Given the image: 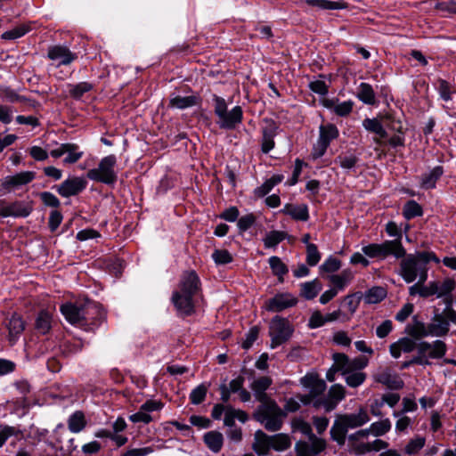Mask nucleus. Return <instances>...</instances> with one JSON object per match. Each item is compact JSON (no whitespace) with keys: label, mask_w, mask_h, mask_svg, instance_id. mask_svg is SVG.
Returning a JSON list of instances; mask_svg holds the SVG:
<instances>
[{"label":"nucleus","mask_w":456,"mask_h":456,"mask_svg":"<svg viewBox=\"0 0 456 456\" xmlns=\"http://www.w3.org/2000/svg\"><path fill=\"white\" fill-rule=\"evenodd\" d=\"M367 436H357L354 439H351L349 436L347 440L350 452L355 455H363L367 452H370V446L369 445V443L362 441Z\"/></svg>","instance_id":"nucleus-43"},{"label":"nucleus","mask_w":456,"mask_h":456,"mask_svg":"<svg viewBox=\"0 0 456 456\" xmlns=\"http://www.w3.org/2000/svg\"><path fill=\"white\" fill-rule=\"evenodd\" d=\"M321 253L315 244L306 246V263L310 266H315L321 260Z\"/></svg>","instance_id":"nucleus-59"},{"label":"nucleus","mask_w":456,"mask_h":456,"mask_svg":"<svg viewBox=\"0 0 456 456\" xmlns=\"http://www.w3.org/2000/svg\"><path fill=\"white\" fill-rule=\"evenodd\" d=\"M390 428L391 422L389 421V419H386L372 423L369 428L361 429L350 435V438L354 439L357 436H368L370 434H372L375 436H380L387 433L390 430Z\"/></svg>","instance_id":"nucleus-24"},{"label":"nucleus","mask_w":456,"mask_h":456,"mask_svg":"<svg viewBox=\"0 0 456 456\" xmlns=\"http://www.w3.org/2000/svg\"><path fill=\"white\" fill-rule=\"evenodd\" d=\"M0 96L11 103L25 102L26 96L17 94L13 89L8 86L0 87Z\"/></svg>","instance_id":"nucleus-51"},{"label":"nucleus","mask_w":456,"mask_h":456,"mask_svg":"<svg viewBox=\"0 0 456 456\" xmlns=\"http://www.w3.org/2000/svg\"><path fill=\"white\" fill-rule=\"evenodd\" d=\"M272 273L278 278L280 283L284 282V275L289 273V267L277 256H273L268 259Z\"/></svg>","instance_id":"nucleus-39"},{"label":"nucleus","mask_w":456,"mask_h":456,"mask_svg":"<svg viewBox=\"0 0 456 456\" xmlns=\"http://www.w3.org/2000/svg\"><path fill=\"white\" fill-rule=\"evenodd\" d=\"M259 332L260 328L258 326H252L246 334V338L242 341L241 347L245 350L251 348L255 341L258 338Z\"/></svg>","instance_id":"nucleus-60"},{"label":"nucleus","mask_w":456,"mask_h":456,"mask_svg":"<svg viewBox=\"0 0 456 456\" xmlns=\"http://www.w3.org/2000/svg\"><path fill=\"white\" fill-rule=\"evenodd\" d=\"M362 251L370 258L380 259H386L389 256L400 259L406 254V249L398 240H387L382 243H370L363 246Z\"/></svg>","instance_id":"nucleus-7"},{"label":"nucleus","mask_w":456,"mask_h":456,"mask_svg":"<svg viewBox=\"0 0 456 456\" xmlns=\"http://www.w3.org/2000/svg\"><path fill=\"white\" fill-rule=\"evenodd\" d=\"M403 216L406 220H412L416 217H420L424 214L423 208L414 200H407L403 207Z\"/></svg>","instance_id":"nucleus-38"},{"label":"nucleus","mask_w":456,"mask_h":456,"mask_svg":"<svg viewBox=\"0 0 456 456\" xmlns=\"http://www.w3.org/2000/svg\"><path fill=\"white\" fill-rule=\"evenodd\" d=\"M356 97L364 104L372 106L378 104L373 87L369 83L362 82L359 85Z\"/></svg>","instance_id":"nucleus-34"},{"label":"nucleus","mask_w":456,"mask_h":456,"mask_svg":"<svg viewBox=\"0 0 456 456\" xmlns=\"http://www.w3.org/2000/svg\"><path fill=\"white\" fill-rule=\"evenodd\" d=\"M382 119L387 122V126L388 129L400 134H405V129L403 126L402 121L399 118H396L394 111L387 112L382 117Z\"/></svg>","instance_id":"nucleus-48"},{"label":"nucleus","mask_w":456,"mask_h":456,"mask_svg":"<svg viewBox=\"0 0 456 456\" xmlns=\"http://www.w3.org/2000/svg\"><path fill=\"white\" fill-rule=\"evenodd\" d=\"M32 201L15 200L7 204L5 200H0V216L3 217H28L33 211Z\"/></svg>","instance_id":"nucleus-12"},{"label":"nucleus","mask_w":456,"mask_h":456,"mask_svg":"<svg viewBox=\"0 0 456 456\" xmlns=\"http://www.w3.org/2000/svg\"><path fill=\"white\" fill-rule=\"evenodd\" d=\"M120 394L121 391L117 389H108L102 387L87 385L83 388L79 396L83 399H88L89 397L94 399L100 396H102L103 399H113L118 397Z\"/></svg>","instance_id":"nucleus-22"},{"label":"nucleus","mask_w":456,"mask_h":456,"mask_svg":"<svg viewBox=\"0 0 456 456\" xmlns=\"http://www.w3.org/2000/svg\"><path fill=\"white\" fill-rule=\"evenodd\" d=\"M65 146H71V150L66 151L68 156L64 159V163L74 164L77 162L84 155L83 151H78L79 146L76 143L66 142Z\"/></svg>","instance_id":"nucleus-57"},{"label":"nucleus","mask_w":456,"mask_h":456,"mask_svg":"<svg viewBox=\"0 0 456 456\" xmlns=\"http://www.w3.org/2000/svg\"><path fill=\"white\" fill-rule=\"evenodd\" d=\"M444 167L436 166L428 174H424L421 178L420 187L424 190H432L436 187L437 181L444 175Z\"/></svg>","instance_id":"nucleus-33"},{"label":"nucleus","mask_w":456,"mask_h":456,"mask_svg":"<svg viewBox=\"0 0 456 456\" xmlns=\"http://www.w3.org/2000/svg\"><path fill=\"white\" fill-rule=\"evenodd\" d=\"M292 441L288 434L279 433L268 436L262 430H256L254 435L253 450L259 455H266L270 450L283 452L290 448Z\"/></svg>","instance_id":"nucleus-6"},{"label":"nucleus","mask_w":456,"mask_h":456,"mask_svg":"<svg viewBox=\"0 0 456 456\" xmlns=\"http://www.w3.org/2000/svg\"><path fill=\"white\" fill-rule=\"evenodd\" d=\"M116 164L117 157L110 154L100 160L96 168L89 169L86 176L92 181L113 187L118 181V174L114 169Z\"/></svg>","instance_id":"nucleus-8"},{"label":"nucleus","mask_w":456,"mask_h":456,"mask_svg":"<svg viewBox=\"0 0 456 456\" xmlns=\"http://www.w3.org/2000/svg\"><path fill=\"white\" fill-rule=\"evenodd\" d=\"M47 58L51 61H59L57 67L68 66L77 59V54L72 53L68 46L54 45L48 47Z\"/></svg>","instance_id":"nucleus-20"},{"label":"nucleus","mask_w":456,"mask_h":456,"mask_svg":"<svg viewBox=\"0 0 456 456\" xmlns=\"http://www.w3.org/2000/svg\"><path fill=\"white\" fill-rule=\"evenodd\" d=\"M273 379L269 376H261L256 379H254L249 387L253 391L255 399H271L267 394L266 390L272 386Z\"/></svg>","instance_id":"nucleus-26"},{"label":"nucleus","mask_w":456,"mask_h":456,"mask_svg":"<svg viewBox=\"0 0 456 456\" xmlns=\"http://www.w3.org/2000/svg\"><path fill=\"white\" fill-rule=\"evenodd\" d=\"M290 217L295 221L306 222L310 218L309 208L306 204L295 205Z\"/></svg>","instance_id":"nucleus-53"},{"label":"nucleus","mask_w":456,"mask_h":456,"mask_svg":"<svg viewBox=\"0 0 456 456\" xmlns=\"http://www.w3.org/2000/svg\"><path fill=\"white\" fill-rule=\"evenodd\" d=\"M212 258L217 265H224L233 261L232 254L227 249H215Z\"/></svg>","instance_id":"nucleus-54"},{"label":"nucleus","mask_w":456,"mask_h":456,"mask_svg":"<svg viewBox=\"0 0 456 456\" xmlns=\"http://www.w3.org/2000/svg\"><path fill=\"white\" fill-rule=\"evenodd\" d=\"M223 415L224 416V425H232V421H235V419L245 423L248 419V416L244 411L225 406L223 403L216 404L212 410V418L214 419H220Z\"/></svg>","instance_id":"nucleus-17"},{"label":"nucleus","mask_w":456,"mask_h":456,"mask_svg":"<svg viewBox=\"0 0 456 456\" xmlns=\"http://www.w3.org/2000/svg\"><path fill=\"white\" fill-rule=\"evenodd\" d=\"M339 136V130L337 126L333 123L322 124L319 127V138L318 142L328 145L330 147V142Z\"/></svg>","instance_id":"nucleus-31"},{"label":"nucleus","mask_w":456,"mask_h":456,"mask_svg":"<svg viewBox=\"0 0 456 456\" xmlns=\"http://www.w3.org/2000/svg\"><path fill=\"white\" fill-rule=\"evenodd\" d=\"M220 399H231L232 395L238 394L239 399H251V393L244 387V379L242 377H236L228 384L222 383L218 388Z\"/></svg>","instance_id":"nucleus-15"},{"label":"nucleus","mask_w":456,"mask_h":456,"mask_svg":"<svg viewBox=\"0 0 456 456\" xmlns=\"http://www.w3.org/2000/svg\"><path fill=\"white\" fill-rule=\"evenodd\" d=\"M94 89V85L86 81L69 85V94L75 101H80L85 94Z\"/></svg>","instance_id":"nucleus-37"},{"label":"nucleus","mask_w":456,"mask_h":456,"mask_svg":"<svg viewBox=\"0 0 456 456\" xmlns=\"http://www.w3.org/2000/svg\"><path fill=\"white\" fill-rule=\"evenodd\" d=\"M39 198L43 204L46 207H50L58 209L61 207L60 200L50 191H42L39 193Z\"/></svg>","instance_id":"nucleus-61"},{"label":"nucleus","mask_w":456,"mask_h":456,"mask_svg":"<svg viewBox=\"0 0 456 456\" xmlns=\"http://www.w3.org/2000/svg\"><path fill=\"white\" fill-rule=\"evenodd\" d=\"M8 340L9 343L12 346L19 339L20 336L25 330V322L21 318V316L13 314L8 322Z\"/></svg>","instance_id":"nucleus-28"},{"label":"nucleus","mask_w":456,"mask_h":456,"mask_svg":"<svg viewBox=\"0 0 456 456\" xmlns=\"http://www.w3.org/2000/svg\"><path fill=\"white\" fill-rule=\"evenodd\" d=\"M401 259L399 275L406 283H411L418 278L419 268H421L423 264L440 263L439 257L434 251L426 250L416 251L415 254L406 253Z\"/></svg>","instance_id":"nucleus-5"},{"label":"nucleus","mask_w":456,"mask_h":456,"mask_svg":"<svg viewBox=\"0 0 456 456\" xmlns=\"http://www.w3.org/2000/svg\"><path fill=\"white\" fill-rule=\"evenodd\" d=\"M427 330V325L415 315L412 317V323L406 325L404 332L414 340L421 341L428 337Z\"/></svg>","instance_id":"nucleus-27"},{"label":"nucleus","mask_w":456,"mask_h":456,"mask_svg":"<svg viewBox=\"0 0 456 456\" xmlns=\"http://www.w3.org/2000/svg\"><path fill=\"white\" fill-rule=\"evenodd\" d=\"M256 221V216L253 213L247 214L245 216H240L237 221V226L239 229V232L242 234L247 232L249 228H251Z\"/></svg>","instance_id":"nucleus-55"},{"label":"nucleus","mask_w":456,"mask_h":456,"mask_svg":"<svg viewBox=\"0 0 456 456\" xmlns=\"http://www.w3.org/2000/svg\"><path fill=\"white\" fill-rule=\"evenodd\" d=\"M341 260L333 256H330L325 259V261L320 265L319 270L321 273H334L338 272L341 267Z\"/></svg>","instance_id":"nucleus-50"},{"label":"nucleus","mask_w":456,"mask_h":456,"mask_svg":"<svg viewBox=\"0 0 456 456\" xmlns=\"http://www.w3.org/2000/svg\"><path fill=\"white\" fill-rule=\"evenodd\" d=\"M304 166H306V163L304 160L298 158L295 159V166L292 172V175L289 179L286 181L285 185L293 186L298 183L299 176L302 173V168Z\"/></svg>","instance_id":"nucleus-58"},{"label":"nucleus","mask_w":456,"mask_h":456,"mask_svg":"<svg viewBox=\"0 0 456 456\" xmlns=\"http://www.w3.org/2000/svg\"><path fill=\"white\" fill-rule=\"evenodd\" d=\"M200 102H201V98L199 95H190V96L176 95V96L171 97L169 99L168 107L175 108L178 110H185L187 108H191V107L199 105Z\"/></svg>","instance_id":"nucleus-29"},{"label":"nucleus","mask_w":456,"mask_h":456,"mask_svg":"<svg viewBox=\"0 0 456 456\" xmlns=\"http://www.w3.org/2000/svg\"><path fill=\"white\" fill-rule=\"evenodd\" d=\"M242 108L239 105L234 106L230 111L227 110L225 115L220 118L219 127L224 130H233L242 122Z\"/></svg>","instance_id":"nucleus-23"},{"label":"nucleus","mask_w":456,"mask_h":456,"mask_svg":"<svg viewBox=\"0 0 456 456\" xmlns=\"http://www.w3.org/2000/svg\"><path fill=\"white\" fill-rule=\"evenodd\" d=\"M31 30V27L28 24H20L12 29L7 30L1 35V38L4 40H15L22 37Z\"/></svg>","instance_id":"nucleus-47"},{"label":"nucleus","mask_w":456,"mask_h":456,"mask_svg":"<svg viewBox=\"0 0 456 456\" xmlns=\"http://www.w3.org/2000/svg\"><path fill=\"white\" fill-rule=\"evenodd\" d=\"M377 381L386 386L390 390H399L403 387L404 382L401 377L392 372L389 369H386L377 376Z\"/></svg>","instance_id":"nucleus-25"},{"label":"nucleus","mask_w":456,"mask_h":456,"mask_svg":"<svg viewBox=\"0 0 456 456\" xmlns=\"http://www.w3.org/2000/svg\"><path fill=\"white\" fill-rule=\"evenodd\" d=\"M52 329V314L47 310H41L37 314L34 330L38 335H46Z\"/></svg>","instance_id":"nucleus-30"},{"label":"nucleus","mask_w":456,"mask_h":456,"mask_svg":"<svg viewBox=\"0 0 456 456\" xmlns=\"http://www.w3.org/2000/svg\"><path fill=\"white\" fill-rule=\"evenodd\" d=\"M262 403L255 412V419L270 432L279 431L283 424L287 412L299 409L297 401H287L284 410H281L275 401H261Z\"/></svg>","instance_id":"nucleus-3"},{"label":"nucleus","mask_w":456,"mask_h":456,"mask_svg":"<svg viewBox=\"0 0 456 456\" xmlns=\"http://www.w3.org/2000/svg\"><path fill=\"white\" fill-rule=\"evenodd\" d=\"M354 108V102L351 100L345 101L343 102H340L337 104L334 107V112L338 117H347L350 115V113L353 111Z\"/></svg>","instance_id":"nucleus-64"},{"label":"nucleus","mask_w":456,"mask_h":456,"mask_svg":"<svg viewBox=\"0 0 456 456\" xmlns=\"http://www.w3.org/2000/svg\"><path fill=\"white\" fill-rule=\"evenodd\" d=\"M266 126L261 129V151L264 154H268L275 147L274 138L278 134L279 126L272 118L265 119Z\"/></svg>","instance_id":"nucleus-19"},{"label":"nucleus","mask_w":456,"mask_h":456,"mask_svg":"<svg viewBox=\"0 0 456 456\" xmlns=\"http://www.w3.org/2000/svg\"><path fill=\"white\" fill-rule=\"evenodd\" d=\"M298 299L289 292H279L265 303V308L268 312L281 313L288 308L296 306Z\"/></svg>","instance_id":"nucleus-14"},{"label":"nucleus","mask_w":456,"mask_h":456,"mask_svg":"<svg viewBox=\"0 0 456 456\" xmlns=\"http://www.w3.org/2000/svg\"><path fill=\"white\" fill-rule=\"evenodd\" d=\"M346 382L351 387H357L365 380L366 375L362 372L352 371L346 374Z\"/></svg>","instance_id":"nucleus-62"},{"label":"nucleus","mask_w":456,"mask_h":456,"mask_svg":"<svg viewBox=\"0 0 456 456\" xmlns=\"http://www.w3.org/2000/svg\"><path fill=\"white\" fill-rule=\"evenodd\" d=\"M87 181L83 176H69L59 184H54L52 188L62 198H70L82 193L87 186Z\"/></svg>","instance_id":"nucleus-11"},{"label":"nucleus","mask_w":456,"mask_h":456,"mask_svg":"<svg viewBox=\"0 0 456 456\" xmlns=\"http://www.w3.org/2000/svg\"><path fill=\"white\" fill-rule=\"evenodd\" d=\"M295 331L294 326L288 318L275 315L272 318L269 326V336L271 337L270 346L272 349L288 342Z\"/></svg>","instance_id":"nucleus-10"},{"label":"nucleus","mask_w":456,"mask_h":456,"mask_svg":"<svg viewBox=\"0 0 456 456\" xmlns=\"http://www.w3.org/2000/svg\"><path fill=\"white\" fill-rule=\"evenodd\" d=\"M369 421L368 411L362 408L357 412L338 415L330 428L331 438L339 445H344L348 429L360 428Z\"/></svg>","instance_id":"nucleus-4"},{"label":"nucleus","mask_w":456,"mask_h":456,"mask_svg":"<svg viewBox=\"0 0 456 456\" xmlns=\"http://www.w3.org/2000/svg\"><path fill=\"white\" fill-rule=\"evenodd\" d=\"M201 286L200 278L196 271L183 272L177 289L172 292L170 298L178 318L185 319L196 313L195 297L201 292Z\"/></svg>","instance_id":"nucleus-2"},{"label":"nucleus","mask_w":456,"mask_h":456,"mask_svg":"<svg viewBox=\"0 0 456 456\" xmlns=\"http://www.w3.org/2000/svg\"><path fill=\"white\" fill-rule=\"evenodd\" d=\"M84 344L81 339L67 340L61 346L63 355L69 357L71 354H77L82 351Z\"/></svg>","instance_id":"nucleus-49"},{"label":"nucleus","mask_w":456,"mask_h":456,"mask_svg":"<svg viewBox=\"0 0 456 456\" xmlns=\"http://www.w3.org/2000/svg\"><path fill=\"white\" fill-rule=\"evenodd\" d=\"M322 289V284L315 278L313 281H305L300 284V297L306 300H313Z\"/></svg>","instance_id":"nucleus-32"},{"label":"nucleus","mask_w":456,"mask_h":456,"mask_svg":"<svg viewBox=\"0 0 456 456\" xmlns=\"http://www.w3.org/2000/svg\"><path fill=\"white\" fill-rule=\"evenodd\" d=\"M417 354L413 355L416 362L420 366H428L432 362L429 359H441L447 352V346L443 340H435L432 343L421 340L418 341L415 348Z\"/></svg>","instance_id":"nucleus-9"},{"label":"nucleus","mask_w":456,"mask_h":456,"mask_svg":"<svg viewBox=\"0 0 456 456\" xmlns=\"http://www.w3.org/2000/svg\"><path fill=\"white\" fill-rule=\"evenodd\" d=\"M63 219L61 212L58 209L52 210L49 215L48 227L51 232H54L61 225Z\"/></svg>","instance_id":"nucleus-63"},{"label":"nucleus","mask_w":456,"mask_h":456,"mask_svg":"<svg viewBox=\"0 0 456 456\" xmlns=\"http://www.w3.org/2000/svg\"><path fill=\"white\" fill-rule=\"evenodd\" d=\"M333 366L343 375L350 372V358L344 353H334L332 355Z\"/></svg>","instance_id":"nucleus-46"},{"label":"nucleus","mask_w":456,"mask_h":456,"mask_svg":"<svg viewBox=\"0 0 456 456\" xmlns=\"http://www.w3.org/2000/svg\"><path fill=\"white\" fill-rule=\"evenodd\" d=\"M163 407V403L160 401H146L143 403L139 411L129 416V419L134 423L142 422L148 424L152 421L151 412L159 411Z\"/></svg>","instance_id":"nucleus-21"},{"label":"nucleus","mask_w":456,"mask_h":456,"mask_svg":"<svg viewBox=\"0 0 456 456\" xmlns=\"http://www.w3.org/2000/svg\"><path fill=\"white\" fill-rule=\"evenodd\" d=\"M359 161L360 159L356 155L349 152L340 153L334 159V163L338 164L343 169H352Z\"/></svg>","instance_id":"nucleus-44"},{"label":"nucleus","mask_w":456,"mask_h":456,"mask_svg":"<svg viewBox=\"0 0 456 456\" xmlns=\"http://www.w3.org/2000/svg\"><path fill=\"white\" fill-rule=\"evenodd\" d=\"M36 177L33 171H22L13 175L5 176L0 183V192L6 194L23 185L30 183Z\"/></svg>","instance_id":"nucleus-13"},{"label":"nucleus","mask_w":456,"mask_h":456,"mask_svg":"<svg viewBox=\"0 0 456 456\" xmlns=\"http://www.w3.org/2000/svg\"><path fill=\"white\" fill-rule=\"evenodd\" d=\"M387 289L381 286H374L364 294V301L366 304H379L387 297Z\"/></svg>","instance_id":"nucleus-41"},{"label":"nucleus","mask_w":456,"mask_h":456,"mask_svg":"<svg viewBox=\"0 0 456 456\" xmlns=\"http://www.w3.org/2000/svg\"><path fill=\"white\" fill-rule=\"evenodd\" d=\"M304 2L308 6H316L322 10H344L346 9L348 6L347 3H346L343 0H305Z\"/></svg>","instance_id":"nucleus-35"},{"label":"nucleus","mask_w":456,"mask_h":456,"mask_svg":"<svg viewBox=\"0 0 456 456\" xmlns=\"http://www.w3.org/2000/svg\"><path fill=\"white\" fill-rule=\"evenodd\" d=\"M435 86L438 91V94L444 102H449L452 100V91L451 85L445 79L438 77Z\"/></svg>","instance_id":"nucleus-52"},{"label":"nucleus","mask_w":456,"mask_h":456,"mask_svg":"<svg viewBox=\"0 0 456 456\" xmlns=\"http://www.w3.org/2000/svg\"><path fill=\"white\" fill-rule=\"evenodd\" d=\"M309 444L307 442L299 441L295 445L297 456H315L325 450L326 442L322 438L311 435Z\"/></svg>","instance_id":"nucleus-18"},{"label":"nucleus","mask_w":456,"mask_h":456,"mask_svg":"<svg viewBox=\"0 0 456 456\" xmlns=\"http://www.w3.org/2000/svg\"><path fill=\"white\" fill-rule=\"evenodd\" d=\"M60 312L69 323L86 332H95L106 321L102 305L88 298L83 303L65 302L60 305Z\"/></svg>","instance_id":"nucleus-1"},{"label":"nucleus","mask_w":456,"mask_h":456,"mask_svg":"<svg viewBox=\"0 0 456 456\" xmlns=\"http://www.w3.org/2000/svg\"><path fill=\"white\" fill-rule=\"evenodd\" d=\"M204 442L210 451L216 453L222 449L224 437L220 432L209 431L205 434Z\"/></svg>","instance_id":"nucleus-40"},{"label":"nucleus","mask_w":456,"mask_h":456,"mask_svg":"<svg viewBox=\"0 0 456 456\" xmlns=\"http://www.w3.org/2000/svg\"><path fill=\"white\" fill-rule=\"evenodd\" d=\"M301 384L309 389L308 395H299L297 399H320L327 388L326 382L317 374L307 373L301 379Z\"/></svg>","instance_id":"nucleus-16"},{"label":"nucleus","mask_w":456,"mask_h":456,"mask_svg":"<svg viewBox=\"0 0 456 456\" xmlns=\"http://www.w3.org/2000/svg\"><path fill=\"white\" fill-rule=\"evenodd\" d=\"M288 238L289 235L287 232L273 230L265 234L263 241L265 248L275 249L281 241Z\"/></svg>","instance_id":"nucleus-36"},{"label":"nucleus","mask_w":456,"mask_h":456,"mask_svg":"<svg viewBox=\"0 0 456 456\" xmlns=\"http://www.w3.org/2000/svg\"><path fill=\"white\" fill-rule=\"evenodd\" d=\"M86 425L85 414L81 411L72 413L68 419V427L70 432L79 433Z\"/></svg>","instance_id":"nucleus-42"},{"label":"nucleus","mask_w":456,"mask_h":456,"mask_svg":"<svg viewBox=\"0 0 456 456\" xmlns=\"http://www.w3.org/2000/svg\"><path fill=\"white\" fill-rule=\"evenodd\" d=\"M426 444V438L417 436L411 438L404 446L403 452L407 455H415L419 453Z\"/></svg>","instance_id":"nucleus-45"},{"label":"nucleus","mask_w":456,"mask_h":456,"mask_svg":"<svg viewBox=\"0 0 456 456\" xmlns=\"http://www.w3.org/2000/svg\"><path fill=\"white\" fill-rule=\"evenodd\" d=\"M291 427L294 432H300L307 437H310L311 435H314L312 432L311 425L300 418L294 419L291 422Z\"/></svg>","instance_id":"nucleus-56"}]
</instances>
